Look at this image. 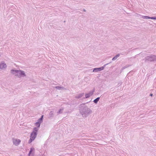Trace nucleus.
I'll return each instance as SVG.
<instances>
[{
  "label": "nucleus",
  "mask_w": 156,
  "mask_h": 156,
  "mask_svg": "<svg viewBox=\"0 0 156 156\" xmlns=\"http://www.w3.org/2000/svg\"><path fill=\"white\" fill-rule=\"evenodd\" d=\"M93 94V91H90L89 92L87 93H86L85 94V98H89Z\"/></svg>",
  "instance_id": "obj_6"
},
{
  "label": "nucleus",
  "mask_w": 156,
  "mask_h": 156,
  "mask_svg": "<svg viewBox=\"0 0 156 156\" xmlns=\"http://www.w3.org/2000/svg\"><path fill=\"white\" fill-rule=\"evenodd\" d=\"M84 10V11H85H85H86V10H85V9H84V10Z\"/></svg>",
  "instance_id": "obj_23"
},
{
  "label": "nucleus",
  "mask_w": 156,
  "mask_h": 156,
  "mask_svg": "<svg viewBox=\"0 0 156 156\" xmlns=\"http://www.w3.org/2000/svg\"><path fill=\"white\" fill-rule=\"evenodd\" d=\"M142 18L144 19H150V17H149L147 16H142Z\"/></svg>",
  "instance_id": "obj_13"
},
{
  "label": "nucleus",
  "mask_w": 156,
  "mask_h": 156,
  "mask_svg": "<svg viewBox=\"0 0 156 156\" xmlns=\"http://www.w3.org/2000/svg\"><path fill=\"white\" fill-rule=\"evenodd\" d=\"M63 110V108L60 109L58 110V112H57V113L58 114H61L62 113Z\"/></svg>",
  "instance_id": "obj_14"
},
{
  "label": "nucleus",
  "mask_w": 156,
  "mask_h": 156,
  "mask_svg": "<svg viewBox=\"0 0 156 156\" xmlns=\"http://www.w3.org/2000/svg\"><path fill=\"white\" fill-rule=\"evenodd\" d=\"M44 115H42L41 118L39 119L37 122L35 123V125L37 127H35L31 134V136H36L37 135V132L38 130V128L40 126V124L43 122Z\"/></svg>",
  "instance_id": "obj_3"
},
{
  "label": "nucleus",
  "mask_w": 156,
  "mask_h": 156,
  "mask_svg": "<svg viewBox=\"0 0 156 156\" xmlns=\"http://www.w3.org/2000/svg\"><path fill=\"white\" fill-rule=\"evenodd\" d=\"M55 88L58 90H62L64 89V88L63 87H62L61 86H56L55 87Z\"/></svg>",
  "instance_id": "obj_11"
},
{
  "label": "nucleus",
  "mask_w": 156,
  "mask_h": 156,
  "mask_svg": "<svg viewBox=\"0 0 156 156\" xmlns=\"http://www.w3.org/2000/svg\"><path fill=\"white\" fill-rule=\"evenodd\" d=\"M34 148H31V149H30V152H29V154H30L31 153V152L33 151H34Z\"/></svg>",
  "instance_id": "obj_16"
},
{
  "label": "nucleus",
  "mask_w": 156,
  "mask_h": 156,
  "mask_svg": "<svg viewBox=\"0 0 156 156\" xmlns=\"http://www.w3.org/2000/svg\"><path fill=\"white\" fill-rule=\"evenodd\" d=\"M127 67H128V66H124V67H123L122 69H125V68H127Z\"/></svg>",
  "instance_id": "obj_20"
},
{
  "label": "nucleus",
  "mask_w": 156,
  "mask_h": 156,
  "mask_svg": "<svg viewBox=\"0 0 156 156\" xmlns=\"http://www.w3.org/2000/svg\"><path fill=\"white\" fill-rule=\"evenodd\" d=\"M14 144L16 145H17L20 142V140H14L13 141Z\"/></svg>",
  "instance_id": "obj_8"
},
{
  "label": "nucleus",
  "mask_w": 156,
  "mask_h": 156,
  "mask_svg": "<svg viewBox=\"0 0 156 156\" xmlns=\"http://www.w3.org/2000/svg\"><path fill=\"white\" fill-rule=\"evenodd\" d=\"M150 19L156 20V17H150Z\"/></svg>",
  "instance_id": "obj_19"
},
{
  "label": "nucleus",
  "mask_w": 156,
  "mask_h": 156,
  "mask_svg": "<svg viewBox=\"0 0 156 156\" xmlns=\"http://www.w3.org/2000/svg\"><path fill=\"white\" fill-rule=\"evenodd\" d=\"M99 99H100V98L98 97V101H99Z\"/></svg>",
  "instance_id": "obj_22"
},
{
  "label": "nucleus",
  "mask_w": 156,
  "mask_h": 156,
  "mask_svg": "<svg viewBox=\"0 0 156 156\" xmlns=\"http://www.w3.org/2000/svg\"><path fill=\"white\" fill-rule=\"evenodd\" d=\"M10 72L12 74L19 78L27 77V73L23 70L12 69L11 70Z\"/></svg>",
  "instance_id": "obj_2"
},
{
  "label": "nucleus",
  "mask_w": 156,
  "mask_h": 156,
  "mask_svg": "<svg viewBox=\"0 0 156 156\" xmlns=\"http://www.w3.org/2000/svg\"><path fill=\"white\" fill-rule=\"evenodd\" d=\"M79 108L80 112L83 117H86L92 113V110L87 106H84V104L80 105Z\"/></svg>",
  "instance_id": "obj_1"
},
{
  "label": "nucleus",
  "mask_w": 156,
  "mask_h": 156,
  "mask_svg": "<svg viewBox=\"0 0 156 156\" xmlns=\"http://www.w3.org/2000/svg\"><path fill=\"white\" fill-rule=\"evenodd\" d=\"M98 71V68H94L93 70V72H97Z\"/></svg>",
  "instance_id": "obj_18"
},
{
  "label": "nucleus",
  "mask_w": 156,
  "mask_h": 156,
  "mask_svg": "<svg viewBox=\"0 0 156 156\" xmlns=\"http://www.w3.org/2000/svg\"><path fill=\"white\" fill-rule=\"evenodd\" d=\"M107 64H106L104 65L103 66L101 67L98 68V71H101L102 70H103L104 69L105 67V66L106 65H107Z\"/></svg>",
  "instance_id": "obj_10"
},
{
  "label": "nucleus",
  "mask_w": 156,
  "mask_h": 156,
  "mask_svg": "<svg viewBox=\"0 0 156 156\" xmlns=\"http://www.w3.org/2000/svg\"><path fill=\"white\" fill-rule=\"evenodd\" d=\"M94 102L95 103H97L98 102V98H96V99H95L94 101Z\"/></svg>",
  "instance_id": "obj_17"
},
{
  "label": "nucleus",
  "mask_w": 156,
  "mask_h": 156,
  "mask_svg": "<svg viewBox=\"0 0 156 156\" xmlns=\"http://www.w3.org/2000/svg\"><path fill=\"white\" fill-rule=\"evenodd\" d=\"M54 116V113L53 112L51 111L49 113V117L50 118Z\"/></svg>",
  "instance_id": "obj_12"
},
{
  "label": "nucleus",
  "mask_w": 156,
  "mask_h": 156,
  "mask_svg": "<svg viewBox=\"0 0 156 156\" xmlns=\"http://www.w3.org/2000/svg\"><path fill=\"white\" fill-rule=\"evenodd\" d=\"M7 67V65L4 61H2L0 62V70H5Z\"/></svg>",
  "instance_id": "obj_5"
},
{
  "label": "nucleus",
  "mask_w": 156,
  "mask_h": 156,
  "mask_svg": "<svg viewBox=\"0 0 156 156\" xmlns=\"http://www.w3.org/2000/svg\"><path fill=\"white\" fill-rule=\"evenodd\" d=\"M119 56H120L119 54H118L116 55L114 57H113L112 58V60L113 61H114V60H116L117 58H118L119 57Z\"/></svg>",
  "instance_id": "obj_9"
},
{
  "label": "nucleus",
  "mask_w": 156,
  "mask_h": 156,
  "mask_svg": "<svg viewBox=\"0 0 156 156\" xmlns=\"http://www.w3.org/2000/svg\"><path fill=\"white\" fill-rule=\"evenodd\" d=\"M35 137H31L29 141V143H30L32 142V141L34 140Z\"/></svg>",
  "instance_id": "obj_15"
},
{
  "label": "nucleus",
  "mask_w": 156,
  "mask_h": 156,
  "mask_svg": "<svg viewBox=\"0 0 156 156\" xmlns=\"http://www.w3.org/2000/svg\"><path fill=\"white\" fill-rule=\"evenodd\" d=\"M153 95V94H150V96H152Z\"/></svg>",
  "instance_id": "obj_21"
},
{
  "label": "nucleus",
  "mask_w": 156,
  "mask_h": 156,
  "mask_svg": "<svg viewBox=\"0 0 156 156\" xmlns=\"http://www.w3.org/2000/svg\"><path fill=\"white\" fill-rule=\"evenodd\" d=\"M84 95V93H81L75 96V98L77 99H79L82 97Z\"/></svg>",
  "instance_id": "obj_7"
},
{
  "label": "nucleus",
  "mask_w": 156,
  "mask_h": 156,
  "mask_svg": "<svg viewBox=\"0 0 156 156\" xmlns=\"http://www.w3.org/2000/svg\"><path fill=\"white\" fill-rule=\"evenodd\" d=\"M156 60V56L154 55L147 56L145 59V62H151Z\"/></svg>",
  "instance_id": "obj_4"
}]
</instances>
